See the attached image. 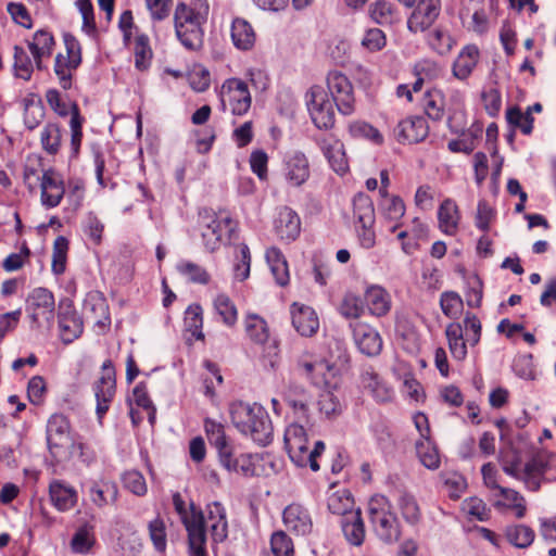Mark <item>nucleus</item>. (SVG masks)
I'll return each mask as SVG.
<instances>
[{
    "mask_svg": "<svg viewBox=\"0 0 556 556\" xmlns=\"http://www.w3.org/2000/svg\"><path fill=\"white\" fill-rule=\"evenodd\" d=\"M229 414L240 433L250 437L255 443L266 446L271 442L273 425L266 409L257 404L242 401L230 404Z\"/></svg>",
    "mask_w": 556,
    "mask_h": 556,
    "instance_id": "obj_1",
    "label": "nucleus"
},
{
    "mask_svg": "<svg viewBox=\"0 0 556 556\" xmlns=\"http://www.w3.org/2000/svg\"><path fill=\"white\" fill-rule=\"evenodd\" d=\"M369 519L374 531L378 538L392 543L400 538V525L394 513L391 511V505L387 497L376 495L368 503Z\"/></svg>",
    "mask_w": 556,
    "mask_h": 556,
    "instance_id": "obj_2",
    "label": "nucleus"
},
{
    "mask_svg": "<svg viewBox=\"0 0 556 556\" xmlns=\"http://www.w3.org/2000/svg\"><path fill=\"white\" fill-rule=\"evenodd\" d=\"M175 30L181 45L191 51H197L203 46V30L201 28L202 16L185 3H179L174 15Z\"/></svg>",
    "mask_w": 556,
    "mask_h": 556,
    "instance_id": "obj_3",
    "label": "nucleus"
},
{
    "mask_svg": "<svg viewBox=\"0 0 556 556\" xmlns=\"http://www.w3.org/2000/svg\"><path fill=\"white\" fill-rule=\"evenodd\" d=\"M47 442L49 451L56 462L65 460L72 456L75 442L70 432V422L64 415L54 414L49 418Z\"/></svg>",
    "mask_w": 556,
    "mask_h": 556,
    "instance_id": "obj_4",
    "label": "nucleus"
},
{
    "mask_svg": "<svg viewBox=\"0 0 556 556\" xmlns=\"http://www.w3.org/2000/svg\"><path fill=\"white\" fill-rule=\"evenodd\" d=\"M233 222L226 211L218 213L212 208H202L199 212V225L204 247L207 251L214 252L220 245L223 229L233 230Z\"/></svg>",
    "mask_w": 556,
    "mask_h": 556,
    "instance_id": "obj_5",
    "label": "nucleus"
},
{
    "mask_svg": "<svg viewBox=\"0 0 556 556\" xmlns=\"http://www.w3.org/2000/svg\"><path fill=\"white\" fill-rule=\"evenodd\" d=\"M306 102L311 118L319 129H330L334 126V110L327 90L321 86H313L306 93Z\"/></svg>",
    "mask_w": 556,
    "mask_h": 556,
    "instance_id": "obj_6",
    "label": "nucleus"
},
{
    "mask_svg": "<svg viewBox=\"0 0 556 556\" xmlns=\"http://www.w3.org/2000/svg\"><path fill=\"white\" fill-rule=\"evenodd\" d=\"M173 505L187 530L188 541L192 545L202 543L203 535H206L203 511L198 509L193 503L190 504V511H188L186 503L178 492L173 495Z\"/></svg>",
    "mask_w": 556,
    "mask_h": 556,
    "instance_id": "obj_7",
    "label": "nucleus"
},
{
    "mask_svg": "<svg viewBox=\"0 0 556 556\" xmlns=\"http://www.w3.org/2000/svg\"><path fill=\"white\" fill-rule=\"evenodd\" d=\"M222 108L226 110V103L230 105L233 115L245 114L251 106V94L245 81L239 78H229L224 81L220 88Z\"/></svg>",
    "mask_w": 556,
    "mask_h": 556,
    "instance_id": "obj_8",
    "label": "nucleus"
},
{
    "mask_svg": "<svg viewBox=\"0 0 556 556\" xmlns=\"http://www.w3.org/2000/svg\"><path fill=\"white\" fill-rule=\"evenodd\" d=\"M327 88L338 111L343 115H351L355 109V98L349 78L341 72H330L327 76Z\"/></svg>",
    "mask_w": 556,
    "mask_h": 556,
    "instance_id": "obj_9",
    "label": "nucleus"
},
{
    "mask_svg": "<svg viewBox=\"0 0 556 556\" xmlns=\"http://www.w3.org/2000/svg\"><path fill=\"white\" fill-rule=\"evenodd\" d=\"M26 312L31 323L41 326L50 324L54 317V296L46 288H35L26 299Z\"/></svg>",
    "mask_w": 556,
    "mask_h": 556,
    "instance_id": "obj_10",
    "label": "nucleus"
},
{
    "mask_svg": "<svg viewBox=\"0 0 556 556\" xmlns=\"http://www.w3.org/2000/svg\"><path fill=\"white\" fill-rule=\"evenodd\" d=\"M94 395L97 400V415L101 419L110 407L115 394V369L113 363L106 359L102 365V376L94 383Z\"/></svg>",
    "mask_w": 556,
    "mask_h": 556,
    "instance_id": "obj_11",
    "label": "nucleus"
},
{
    "mask_svg": "<svg viewBox=\"0 0 556 556\" xmlns=\"http://www.w3.org/2000/svg\"><path fill=\"white\" fill-rule=\"evenodd\" d=\"M350 328L361 353L369 357L378 356L381 353L383 343L377 329L363 321H351Z\"/></svg>",
    "mask_w": 556,
    "mask_h": 556,
    "instance_id": "obj_12",
    "label": "nucleus"
},
{
    "mask_svg": "<svg viewBox=\"0 0 556 556\" xmlns=\"http://www.w3.org/2000/svg\"><path fill=\"white\" fill-rule=\"evenodd\" d=\"M440 12V0H419L407 21L408 29L413 33L425 31L435 22Z\"/></svg>",
    "mask_w": 556,
    "mask_h": 556,
    "instance_id": "obj_13",
    "label": "nucleus"
},
{
    "mask_svg": "<svg viewBox=\"0 0 556 556\" xmlns=\"http://www.w3.org/2000/svg\"><path fill=\"white\" fill-rule=\"evenodd\" d=\"M41 203L48 208L58 206L65 194L64 181L52 168L46 169L40 179Z\"/></svg>",
    "mask_w": 556,
    "mask_h": 556,
    "instance_id": "obj_14",
    "label": "nucleus"
},
{
    "mask_svg": "<svg viewBox=\"0 0 556 556\" xmlns=\"http://www.w3.org/2000/svg\"><path fill=\"white\" fill-rule=\"evenodd\" d=\"M429 132V127L422 116H410L401 121L394 129V136L401 143H418Z\"/></svg>",
    "mask_w": 556,
    "mask_h": 556,
    "instance_id": "obj_15",
    "label": "nucleus"
},
{
    "mask_svg": "<svg viewBox=\"0 0 556 556\" xmlns=\"http://www.w3.org/2000/svg\"><path fill=\"white\" fill-rule=\"evenodd\" d=\"M282 519L286 528L296 535H306L313 529V521L307 509L300 504L287 506Z\"/></svg>",
    "mask_w": 556,
    "mask_h": 556,
    "instance_id": "obj_16",
    "label": "nucleus"
},
{
    "mask_svg": "<svg viewBox=\"0 0 556 556\" xmlns=\"http://www.w3.org/2000/svg\"><path fill=\"white\" fill-rule=\"evenodd\" d=\"M292 325L303 337H312L319 328V320L315 311L305 305L293 303L291 306Z\"/></svg>",
    "mask_w": 556,
    "mask_h": 556,
    "instance_id": "obj_17",
    "label": "nucleus"
},
{
    "mask_svg": "<svg viewBox=\"0 0 556 556\" xmlns=\"http://www.w3.org/2000/svg\"><path fill=\"white\" fill-rule=\"evenodd\" d=\"M361 382L364 389L368 390L377 402L386 403L392 400L393 390L387 386L371 366L363 368Z\"/></svg>",
    "mask_w": 556,
    "mask_h": 556,
    "instance_id": "obj_18",
    "label": "nucleus"
},
{
    "mask_svg": "<svg viewBox=\"0 0 556 556\" xmlns=\"http://www.w3.org/2000/svg\"><path fill=\"white\" fill-rule=\"evenodd\" d=\"M318 144L331 168L338 174H344L349 166L343 143L333 137L328 136L319 139Z\"/></svg>",
    "mask_w": 556,
    "mask_h": 556,
    "instance_id": "obj_19",
    "label": "nucleus"
},
{
    "mask_svg": "<svg viewBox=\"0 0 556 556\" xmlns=\"http://www.w3.org/2000/svg\"><path fill=\"white\" fill-rule=\"evenodd\" d=\"M285 175L293 187L302 186L309 177L308 160L302 152H294L286 161Z\"/></svg>",
    "mask_w": 556,
    "mask_h": 556,
    "instance_id": "obj_20",
    "label": "nucleus"
},
{
    "mask_svg": "<svg viewBox=\"0 0 556 556\" xmlns=\"http://www.w3.org/2000/svg\"><path fill=\"white\" fill-rule=\"evenodd\" d=\"M275 230L281 240H295L301 230V222L298 214L287 206L280 208L275 219Z\"/></svg>",
    "mask_w": 556,
    "mask_h": 556,
    "instance_id": "obj_21",
    "label": "nucleus"
},
{
    "mask_svg": "<svg viewBox=\"0 0 556 556\" xmlns=\"http://www.w3.org/2000/svg\"><path fill=\"white\" fill-rule=\"evenodd\" d=\"M49 495L53 506L60 511L72 509L78 498L76 490L60 480H53L50 483Z\"/></svg>",
    "mask_w": 556,
    "mask_h": 556,
    "instance_id": "obj_22",
    "label": "nucleus"
},
{
    "mask_svg": "<svg viewBox=\"0 0 556 556\" xmlns=\"http://www.w3.org/2000/svg\"><path fill=\"white\" fill-rule=\"evenodd\" d=\"M341 529L351 545L361 546L364 543L365 526L359 508L341 518Z\"/></svg>",
    "mask_w": 556,
    "mask_h": 556,
    "instance_id": "obj_23",
    "label": "nucleus"
},
{
    "mask_svg": "<svg viewBox=\"0 0 556 556\" xmlns=\"http://www.w3.org/2000/svg\"><path fill=\"white\" fill-rule=\"evenodd\" d=\"M548 469V462L544 454H535L523 469V482L531 491H538L541 486V479Z\"/></svg>",
    "mask_w": 556,
    "mask_h": 556,
    "instance_id": "obj_24",
    "label": "nucleus"
},
{
    "mask_svg": "<svg viewBox=\"0 0 556 556\" xmlns=\"http://www.w3.org/2000/svg\"><path fill=\"white\" fill-rule=\"evenodd\" d=\"M230 35L233 46L239 50H251L255 43V31L252 25L244 18H233Z\"/></svg>",
    "mask_w": 556,
    "mask_h": 556,
    "instance_id": "obj_25",
    "label": "nucleus"
},
{
    "mask_svg": "<svg viewBox=\"0 0 556 556\" xmlns=\"http://www.w3.org/2000/svg\"><path fill=\"white\" fill-rule=\"evenodd\" d=\"M479 60V49L475 45H468L463 48L453 63V75L460 79H467Z\"/></svg>",
    "mask_w": 556,
    "mask_h": 556,
    "instance_id": "obj_26",
    "label": "nucleus"
},
{
    "mask_svg": "<svg viewBox=\"0 0 556 556\" xmlns=\"http://www.w3.org/2000/svg\"><path fill=\"white\" fill-rule=\"evenodd\" d=\"M365 302L371 315L381 317L391 309V296L386 289L371 286L365 292Z\"/></svg>",
    "mask_w": 556,
    "mask_h": 556,
    "instance_id": "obj_27",
    "label": "nucleus"
},
{
    "mask_svg": "<svg viewBox=\"0 0 556 556\" xmlns=\"http://www.w3.org/2000/svg\"><path fill=\"white\" fill-rule=\"evenodd\" d=\"M207 517L213 521L211 526L212 538L215 542H223L228 536V522L226 509L219 502L207 505Z\"/></svg>",
    "mask_w": 556,
    "mask_h": 556,
    "instance_id": "obj_28",
    "label": "nucleus"
},
{
    "mask_svg": "<svg viewBox=\"0 0 556 556\" xmlns=\"http://www.w3.org/2000/svg\"><path fill=\"white\" fill-rule=\"evenodd\" d=\"M83 320L76 312H65L59 315L61 340L70 344L83 333Z\"/></svg>",
    "mask_w": 556,
    "mask_h": 556,
    "instance_id": "obj_29",
    "label": "nucleus"
},
{
    "mask_svg": "<svg viewBox=\"0 0 556 556\" xmlns=\"http://www.w3.org/2000/svg\"><path fill=\"white\" fill-rule=\"evenodd\" d=\"M445 336L450 352L455 361L462 362L467 357V345L464 339V329L460 323H451L446 326Z\"/></svg>",
    "mask_w": 556,
    "mask_h": 556,
    "instance_id": "obj_30",
    "label": "nucleus"
},
{
    "mask_svg": "<svg viewBox=\"0 0 556 556\" xmlns=\"http://www.w3.org/2000/svg\"><path fill=\"white\" fill-rule=\"evenodd\" d=\"M81 63V56L75 55L72 60L66 59L65 55L59 53L54 61V73L59 78V84L64 90L72 87L73 72Z\"/></svg>",
    "mask_w": 556,
    "mask_h": 556,
    "instance_id": "obj_31",
    "label": "nucleus"
},
{
    "mask_svg": "<svg viewBox=\"0 0 556 556\" xmlns=\"http://www.w3.org/2000/svg\"><path fill=\"white\" fill-rule=\"evenodd\" d=\"M438 218L440 229L446 235H454L459 220L456 203L451 199L444 200L439 207Z\"/></svg>",
    "mask_w": 556,
    "mask_h": 556,
    "instance_id": "obj_32",
    "label": "nucleus"
},
{
    "mask_svg": "<svg viewBox=\"0 0 556 556\" xmlns=\"http://www.w3.org/2000/svg\"><path fill=\"white\" fill-rule=\"evenodd\" d=\"M369 17L376 24L386 26L399 21V14L393 4L387 0H376L368 8Z\"/></svg>",
    "mask_w": 556,
    "mask_h": 556,
    "instance_id": "obj_33",
    "label": "nucleus"
},
{
    "mask_svg": "<svg viewBox=\"0 0 556 556\" xmlns=\"http://www.w3.org/2000/svg\"><path fill=\"white\" fill-rule=\"evenodd\" d=\"M266 261L275 277L276 282L285 287L289 282L288 263L281 251L277 248H270L266 251Z\"/></svg>",
    "mask_w": 556,
    "mask_h": 556,
    "instance_id": "obj_34",
    "label": "nucleus"
},
{
    "mask_svg": "<svg viewBox=\"0 0 556 556\" xmlns=\"http://www.w3.org/2000/svg\"><path fill=\"white\" fill-rule=\"evenodd\" d=\"M93 530L94 526L89 521H85L77 528L71 541L73 552L86 554L90 551L96 541Z\"/></svg>",
    "mask_w": 556,
    "mask_h": 556,
    "instance_id": "obj_35",
    "label": "nucleus"
},
{
    "mask_svg": "<svg viewBox=\"0 0 556 556\" xmlns=\"http://www.w3.org/2000/svg\"><path fill=\"white\" fill-rule=\"evenodd\" d=\"M354 216L361 226H374L375 208L372 200L364 193H358L353 200Z\"/></svg>",
    "mask_w": 556,
    "mask_h": 556,
    "instance_id": "obj_36",
    "label": "nucleus"
},
{
    "mask_svg": "<svg viewBox=\"0 0 556 556\" xmlns=\"http://www.w3.org/2000/svg\"><path fill=\"white\" fill-rule=\"evenodd\" d=\"M42 149L50 155H55L61 148L62 130L58 123H48L40 134Z\"/></svg>",
    "mask_w": 556,
    "mask_h": 556,
    "instance_id": "obj_37",
    "label": "nucleus"
},
{
    "mask_svg": "<svg viewBox=\"0 0 556 556\" xmlns=\"http://www.w3.org/2000/svg\"><path fill=\"white\" fill-rule=\"evenodd\" d=\"M416 453L420 463L430 470H435L440 466V455L437 446L430 439L418 440L416 442Z\"/></svg>",
    "mask_w": 556,
    "mask_h": 556,
    "instance_id": "obj_38",
    "label": "nucleus"
},
{
    "mask_svg": "<svg viewBox=\"0 0 556 556\" xmlns=\"http://www.w3.org/2000/svg\"><path fill=\"white\" fill-rule=\"evenodd\" d=\"M353 506L354 500L348 490L337 491L328 498V509L334 515H340L341 518L355 511Z\"/></svg>",
    "mask_w": 556,
    "mask_h": 556,
    "instance_id": "obj_39",
    "label": "nucleus"
},
{
    "mask_svg": "<svg viewBox=\"0 0 556 556\" xmlns=\"http://www.w3.org/2000/svg\"><path fill=\"white\" fill-rule=\"evenodd\" d=\"M245 331L250 339L258 344H264L269 338L267 324L258 315H249L245 318Z\"/></svg>",
    "mask_w": 556,
    "mask_h": 556,
    "instance_id": "obj_40",
    "label": "nucleus"
},
{
    "mask_svg": "<svg viewBox=\"0 0 556 556\" xmlns=\"http://www.w3.org/2000/svg\"><path fill=\"white\" fill-rule=\"evenodd\" d=\"M506 121L514 128H519L523 135H530L533 129V116L522 112L518 106H511L506 111Z\"/></svg>",
    "mask_w": 556,
    "mask_h": 556,
    "instance_id": "obj_41",
    "label": "nucleus"
},
{
    "mask_svg": "<svg viewBox=\"0 0 556 556\" xmlns=\"http://www.w3.org/2000/svg\"><path fill=\"white\" fill-rule=\"evenodd\" d=\"M204 429L210 444L213 445L216 450L230 443L226 437L225 427L223 424L212 418H205Z\"/></svg>",
    "mask_w": 556,
    "mask_h": 556,
    "instance_id": "obj_42",
    "label": "nucleus"
},
{
    "mask_svg": "<svg viewBox=\"0 0 556 556\" xmlns=\"http://www.w3.org/2000/svg\"><path fill=\"white\" fill-rule=\"evenodd\" d=\"M339 309L343 317L358 321L357 319L364 314L363 300L353 293H346Z\"/></svg>",
    "mask_w": 556,
    "mask_h": 556,
    "instance_id": "obj_43",
    "label": "nucleus"
},
{
    "mask_svg": "<svg viewBox=\"0 0 556 556\" xmlns=\"http://www.w3.org/2000/svg\"><path fill=\"white\" fill-rule=\"evenodd\" d=\"M424 108L429 118L440 121L444 115V101L441 91H428L425 94Z\"/></svg>",
    "mask_w": 556,
    "mask_h": 556,
    "instance_id": "obj_44",
    "label": "nucleus"
},
{
    "mask_svg": "<svg viewBox=\"0 0 556 556\" xmlns=\"http://www.w3.org/2000/svg\"><path fill=\"white\" fill-rule=\"evenodd\" d=\"M14 74L24 80H29L33 74V62L27 52L20 46L14 47Z\"/></svg>",
    "mask_w": 556,
    "mask_h": 556,
    "instance_id": "obj_45",
    "label": "nucleus"
},
{
    "mask_svg": "<svg viewBox=\"0 0 556 556\" xmlns=\"http://www.w3.org/2000/svg\"><path fill=\"white\" fill-rule=\"evenodd\" d=\"M67 250L68 240L63 236H59L53 243L51 265L53 274L61 275L65 271Z\"/></svg>",
    "mask_w": 556,
    "mask_h": 556,
    "instance_id": "obj_46",
    "label": "nucleus"
},
{
    "mask_svg": "<svg viewBox=\"0 0 556 556\" xmlns=\"http://www.w3.org/2000/svg\"><path fill=\"white\" fill-rule=\"evenodd\" d=\"M283 441L287 452L294 447L299 450L302 444H308L307 433L304 427L298 422H293L286 428Z\"/></svg>",
    "mask_w": 556,
    "mask_h": 556,
    "instance_id": "obj_47",
    "label": "nucleus"
},
{
    "mask_svg": "<svg viewBox=\"0 0 556 556\" xmlns=\"http://www.w3.org/2000/svg\"><path fill=\"white\" fill-rule=\"evenodd\" d=\"M382 215L389 220H399L405 214V204L400 197H382L380 203Z\"/></svg>",
    "mask_w": 556,
    "mask_h": 556,
    "instance_id": "obj_48",
    "label": "nucleus"
},
{
    "mask_svg": "<svg viewBox=\"0 0 556 556\" xmlns=\"http://www.w3.org/2000/svg\"><path fill=\"white\" fill-rule=\"evenodd\" d=\"M506 536L509 543L514 546L518 548H526L533 542L534 532L530 527L519 525L508 529Z\"/></svg>",
    "mask_w": 556,
    "mask_h": 556,
    "instance_id": "obj_49",
    "label": "nucleus"
},
{
    "mask_svg": "<svg viewBox=\"0 0 556 556\" xmlns=\"http://www.w3.org/2000/svg\"><path fill=\"white\" fill-rule=\"evenodd\" d=\"M397 505L403 518L409 523L418 522L420 518V509L412 494L401 493L397 498Z\"/></svg>",
    "mask_w": 556,
    "mask_h": 556,
    "instance_id": "obj_50",
    "label": "nucleus"
},
{
    "mask_svg": "<svg viewBox=\"0 0 556 556\" xmlns=\"http://www.w3.org/2000/svg\"><path fill=\"white\" fill-rule=\"evenodd\" d=\"M83 123L84 118L79 113V109L77 103L72 104V118L70 121L71 127V147L73 150V154L77 155L79 152V148L83 139Z\"/></svg>",
    "mask_w": 556,
    "mask_h": 556,
    "instance_id": "obj_51",
    "label": "nucleus"
},
{
    "mask_svg": "<svg viewBox=\"0 0 556 556\" xmlns=\"http://www.w3.org/2000/svg\"><path fill=\"white\" fill-rule=\"evenodd\" d=\"M319 412L327 418H334L342 413L340 399L331 391H324L318 400Z\"/></svg>",
    "mask_w": 556,
    "mask_h": 556,
    "instance_id": "obj_52",
    "label": "nucleus"
},
{
    "mask_svg": "<svg viewBox=\"0 0 556 556\" xmlns=\"http://www.w3.org/2000/svg\"><path fill=\"white\" fill-rule=\"evenodd\" d=\"M463 304V299L457 292L445 291L440 296L441 309L450 318H456L460 314Z\"/></svg>",
    "mask_w": 556,
    "mask_h": 556,
    "instance_id": "obj_53",
    "label": "nucleus"
},
{
    "mask_svg": "<svg viewBox=\"0 0 556 556\" xmlns=\"http://www.w3.org/2000/svg\"><path fill=\"white\" fill-rule=\"evenodd\" d=\"M152 51L149 46V38L140 35L135 41V65L138 70L144 71L150 65Z\"/></svg>",
    "mask_w": 556,
    "mask_h": 556,
    "instance_id": "obj_54",
    "label": "nucleus"
},
{
    "mask_svg": "<svg viewBox=\"0 0 556 556\" xmlns=\"http://www.w3.org/2000/svg\"><path fill=\"white\" fill-rule=\"evenodd\" d=\"M54 43L53 36L49 31L40 29L34 34L33 41H28V49L30 53H36L37 55L38 52L50 55Z\"/></svg>",
    "mask_w": 556,
    "mask_h": 556,
    "instance_id": "obj_55",
    "label": "nucleus"
},
{
    "mask_svg": "<svg viewBox=\"0 0 556 556\" xmlns=\"http://www.w3.org/2000/svg\"><path fill=\"white\" fill-rule=\"evenodd\" d=\"M270 549L274 556H293L292 540L283 531H276L270 538Z\"/></svg>",
    "mask_w": 556,
    "mask_h": 556,
    "instance_id": "obj_56",
    "label": "nucleus"
},
{
    "mask_svg": "<svg viewBox=\"0 0 556 556\" xmlns=\"http://www.w3.org/2000/svg\"><path fill=\"white\" fill-rule=\"evenodd\" d=\"M202 308L200 305H190L185 314V325L186 328L192 332L193 337L198 340H202L204 338L202 329Z\"/></svg>",
    "mask_w": 556,
    "mask_h": 556,
    "instance_id": "obj_57",
    "label": "nucleus"
},
{
    "mask_svg": "<svg viewBox=\"0 0 556 556\" xmlns=\"http://www.w3.org/2000/svg\"><path fill=\"white\" fill-rule=\"evenodd\" d=\"M83 229H84L85 235L94 244L101 243L104 225L93 212H89L86 215V218L83 223Z\"/></svg>",
    "mask_w": 556,
    "mask_h": 556,
    "instance_id": "obj_58",
    "label": "nucleus"
},
{
    "mask_svg": "<svg viewBox=\"0 0 556 556\" xmlns=\"http://www.w3.org/2000/svg\"><path fill=\"white\" fill-rule=\"evenodd\" d=\"M46 100L51 110L59 116L66 117L68 114L72 115V104L74 102L65 101L59 90L54 88L48 89L46 91Z\"/></svg>",
    "mask_w": 556,
    "mask_h": 556,
    "instance_id": "obj_59",
    "label": "nucleus"
},
{
    "mask_svg": "<svg viewBox=\"0 0 556 556\" xmlns=\"http://www.w3.org/2000/svg\"><path fill=\"white\" fill-rule=\"evenodd\" d=\"M124 486L131 493L142 496L147 493V483L143 475L138 470L126 471L123 477Z\"/></svg>",
    "mask_w": 556,
    "mask_h": 556,
    "instance_id": "obj_60",
    "label": "nucleus"
},
{
    "mask_svg": "<svg viewBox=\"0 0 556 556\" xmlns=\"http://www.w3.org/2000/svg\"><path fill=\"white\" fill-rule=\"evenodd\" d=\"M149 534L154 548L163 553L166 549V527L161 518H155L149 522Z\"/></svg>",
    "mask_w": 556,
    "mask_h": 556,
    "instance_id": "obj_61",
    "label": "nucleus"
},
{
    "mask_svg": "<svg viewBox=\"0 0 556 556\" xmlns=\"http://www.w3.org/2000/svg\"><path fill=\"white\" fill-rule=\"evenodd\" d=\"M177 269L180 274L188 276L192 282L205 285L210 280V275L206 270L195 263L180 262L177 265Z\"/></svg>",
    "mask_w": 556,
    "mask_h": 556,
    "instance_id": "obj_62",
    "label": "nucleus"
},
{
    "mask_svg": "<svg viewBox=\"0 0 556 556\" xmlns=\"http://www.w3.org/2000/svg\"><path fill=\"white\" fill-rule=\"evenodd\" d=\"M214 306L225 324L231 326L236 323L237 309L227 295L219 294L214 301Z\"/></svg>",
    "mask_w": 556,
    "mask_h": 556,
    "instance_id": "obj_63",
    "label": "nucleus"
},
{
    "mask_svg": "<svg viewBox=\"0 0 556 556\" xmlns=\"http://www.w3.org/2000/svg\"><path fill=\"white\" fill-rule=\"evenodd\" d=\"M429 45L439 54H446L452 50L454 40L448 33L437 28L429 35Z\"/></svg>",
    "mask_w": 556,
    "mask_h": 556,
    "instance_id": "obj_64",
    "label": "nucleus"
}]
</instances>
